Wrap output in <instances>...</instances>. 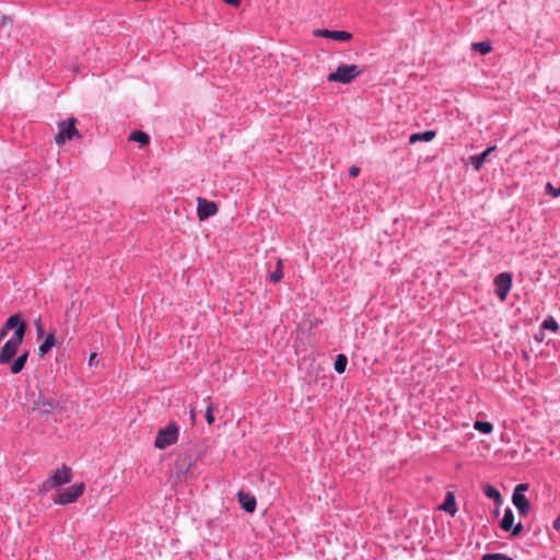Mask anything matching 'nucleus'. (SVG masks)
Returning <instances> with one entry per match:
<instances>
[{"label":"nucleus","instance_id":"f257e3e1","mask_svg":"<svg viewBox=\"0 0 560 560\" xmlns=\"http://www.w3.org/2000/svg\"><path fill=\"white\" fill-rule=\"evenodd\" d=\"M24 328L20 326L15 329L13 336L3 345L0 350V364H8L16 355L20 346L24 340Z\"/></svg>","mask_w":560,"mask_h":560},{"label":"nucleus","instance_id":"f03ea898","mask_svg":"<svg viewBox=\"0 0 560 560\" xmlns=\"http://www.w3.org/2000/svg\"><path fill=\"white\" fill-rule=\"evenodd\" d=\"M77 119L74 117L68 118L66 120L58 121L59 131L55 136V142L57 145H63L68 140H72L74 138L81 139L82 136L75 127Z\"/></svg>","mask_w":560,"mask_h":560},{"label":"nucleus","instance_id":"7ed1b4c3","mask_svg":"<svg viewBox=\"0 0 560 560\" xmlns=\"http://www.w3.org/2000/svg\"><path fill=\"white\" fill-rule=\"evenodd\" d=\"M72 479V469L62 465L61 468L56 469L52 475L46 479L40 487V491H48L50 489L59 488L66 483H69Z\"/></svg>","mask_w":560,"mask_h":560},{"label":"nucleus","instance_id":"20e7f679","mask_svg":"<svg viewBox=\"0 0 560 560\" xmlns=\"http://www.w3.org/2000/svg\"><path fill=\"white\" fill-rule=\"evenodd\" d=\"M362 71L357 65H341L334 72L329 73L327 80L329 82H339L348 84L358 78Z\"/></svg>","mask_w":560,"mask_h":560},{"label":"nucleus","instance_id":"39448f33","mask_svg":"<svg viewBox=\"0 0 560 560\" xmlns=\"http://www.w3.org/2000/svg\"><path fill=\"white\" fill-rule=\"evenodd\" d=\"M60 408V401L44 392H39L37 398L34 399L32 404V410L42 416L51 415L55 410Z\"/></svg>","mask_w":560,"mask_h":560},{"label":"nucleus","instance_id":"423d86ee","mask_svg":"<svg viewBox=\"0 0 560 560\" xmlns=\"http://www.w3.org/2000/svg\"><path fill=\"white\" fill-rule=\"evenodd\" d=\"M179 429L176 423L171 422L165 428L158 431L154 446L159 450H165L175 444L178 439Z\"/></svg>","mask_w":560,"mask_h":560},{"label":"nucleus","instance_id":"0eeeda50","mask_svg":"<svg viewBox=\"0 0 560 560\" xmlns=\"http://www.w3.org/2000/svg\"><path fill=\"white\" fill-rule=\"evenodd\" d=\"M84 483L72 485L54 498L56 504L66 505L75 502L84 492Z\"/></svg>","mask_w":560,"mask_h":560},{"label":"nucleus","instance_id":"6e6552de","mask_svg":"<svg viewBox=\"0 0 560 560\" xmlns=\"http://www.w3.org/2000/svg\"><path fill=\"white\" fill-rule=\"evenodd\" d=\"M528 489L527 483H520L514 488L512 501L518 511L520 515L525 516L530 508L528 499L524 495V492Z\"/></svg>","mask_w":560,"mask_h":560},{"label":"nucleus","instance_id":"1a4fd4ad","mask_svg":"<svg viewBox=\"0 0 560 560\" xmlns=\"http://www.w3.org/2000/svg\"><path fill=\"white\" fill-rule=\"evenodd\" d=\"M495 294L503 302L512 287V277L508 272H502L494 278Z\"/></svg>","mask_w":560,"mask_h":560},{"label":"nucleus","instance_id":"9d476101","mask_svg":"<svg viewBox=\"0 0 560 560\" xmlns=\"http://www.w3.org/2000/svg\"><path fill=\"white\" fill-rule=\"evenodd\" d=\"M197 215L200 221H203L218 212V206L213 201H209L202 197L197 198Z\"/></svg>","mask_w":560,"mask_h":560},{"label":"nucleus","instance_id":"9b49d317","mask_svg":"<svg viewBox=\"0 0 560 560\" xmlns=\"http://www.w3.org/2000/svg\"><path fill=\"white\" fill-rule=\"evenodd\" d=\"M316 37H326L338 42H349L352 38V34L347 31H330L326 28H316L313 31Z\"/></svg>","mask_w":560,"mask_h":560},{"label":"nucleus","instance_id":"f8f14e48","mask_svg":"<svg viewBox=\"0 0 560 560\" xmlns=\"http://www.w3.org/2000/svg\"><path fill=\"white\" fill-rule=\"evenodd\" d=\"M500 526L505 532L512 530L513 536H517L523 530L522 523H518L514 526V514L511 509L505 510L504 516L500 523Z\"/></svg>","mask_w":560,"mask_h":560},{"label":"nucleus","instance_id":"ddd939ff","mask_svg":"<svg viewBox=\"0 0 560 560\" xmlns=\"http://www.w3.org/2000/svg\"><path fill=\"white\" fill-rule=\"evenodd\" d=\"M20 326H22L24 328V334H25L26 332V323L23 320L21 314H15V315L10 316L5 320L3 327L0 330V339H2V340L4 339V337L8 334V330L19 329Z\"/></svg>","mask_w":560,"mask_h":560},{"label":"nucleus","instance_id":"4468645a","mask_svg":"<svg viewBox=\"0 0 560 560\" xmlns=\"http://www.w3.org/2000/svg\"><path fill=\"white\" fill-rule=\"evenodd\" d=\"M238 502L241 504V506L246 511V512H254L255 509H256V499L254 495L252 494H248V493H244L243 491H240L238 494Z\"/></svg>","mask_w":560,"mask_h":560},{"label":"nucleus","instance_id":"2eb2a0df","mask_svg":"<svg viewBox=\"0 0 560 560\" xmlns=\"http://www.w3.org/2000/svg\"><path fill=\"white\" fill-rule=\"evenodd\" d=\"M495 150V145L489 147L487 150H485L481 154L471 155L469 158L471 165L475 167L476 171H479L485 162L487 161L489 154Z\"/></svg>","mask_w":560,"mask_h":560},{"label":"nucleus","instance_id":"dca6fc26","mask_svg":"<svg viewBox=\"0 0 560 560\" xmlns=\"http://www.w3.org/2000/svg\"><path fill=\"white\" fill-rule=\"evenodd\" d=\"M435 136H436V132L434 130H427L424 132L413 133L409 138V143L413 144V143H417L418 141L429 142V141H432L435 138Z\"/></svg>","mask_w":560,"mask_h":560},{"label":"nucleus","instance_id":"f3484780","mask_svg":"<svg viewBox=\"0 0 560 560\" xmlns=\"http://www.w3.org/2000/svg\"><path fill=\"white\" fill-rule=\"evenodd\" d=\"M56 345V338L54 332H49L43 343L38 348L39 357H44L46 353L50 351V349Z\"/></svg>","mask_w":560,"mask_h":560},{"label":"nucleus","instance_id":"a211bd4d","mask_svg":"<svg viewBox=\"0 0 560 560\" xmlns=\"http://www.w3.org/2000/svg\"><path fill=\"white\" fill-rule=\"evenodd\" d=\"M27 358H28V352L27 351H24L21 355H19L11 364L10 366V371L11 373L13 374H18L20 373L24 366H25V363L27 361Z\"/></svg>","mask_w":560,"mask_h":560},{"label":"nucleus","instance_id":"6ab92c4d","mask_svg":"<svg viewBox=\"0 0 560 560\" xmlns=\"http://www.w3.org/2000/svg\"><path fill=\"white\" fill-rule=\"evenodd\" d=\"M441 510L450 513L451 515H454L457 511L456 509V502L455 497L452 492H447L446 498L442 505L440 506Z\"/></svg>","mask_w":560,"mask_h":560},{"label":"nucleus","instance_id":"aec40b11","mask_svg":"<svg viewBox=\"0 0 560 560\" xmlns=\"http://www.w3.org/2000/svg\"><path fill=\"white\" fill-rule=\"evenodd\" d=\"M483 493L489 498L494 500L497 503H500L502 500V497L497 488H494L491 485H485L483 486Z\"/></svg>","mask_w":560,"mask_h":560},{"label":"nucleus","instance_id":"412c9836","mask_svg":"<svg viewBox=\"0 0 560 560\" xmlns=\"http://www.w3.org/2000/svg\"><path fill=\"white\" fill-rule=\"evenodd\" d=\"M282 260L278 258L276 269L272 272H270L269 280L273 283H277L282 279Z\"/></svg>","mask_w":560,"mask_h":560},{"label":"nucleus","instance_id":"4be33fe9","mask_svg":"<svg viewBox=\"0 0 560 560\" xmlns=\"http://www.w3.org/2000/svg\"><path fill=\"white\" fill-rule=\"evenodd\" d=\"M129 140H130V141L139 142V143H141L142 145H145V144H148V143H149L150 138H149V136H148L145 132H142V131H133V132L129 136Z\"/></svg>","mask_w":560,"mask_h":560},{"label":"nucleus","instance_id":"5701e85b","mask_svg":"<svg viewBox=\"0 0 560 560\" xmlns=\"http://www.w3.org/2000/svg\"><path fill=\"white\" fill-rule=\"evenodd\" d=\"M348 359L345 354H338L335 361V371L339 374L343 373L347 368Z\"/></svg>","mask_w":560,"mask_h":560},{"label":"nucleus","instance_id":"b1692460","mask_svg":"<svg viewBox=\"0 0 560 560\" xmlns=\"http://www.w3.org/2000/svg\"><path fill=\"white\" fill-rule=\"evenodd\" d=\"M474 428L485 434H489L493 430V425L488 421H476Z\"/></svg>","mask_w":560,"mask_h":560},{"label":"nucleus","instance_id":"393cba45","mask_svg":"<svg viewBox=\"0 0 560 560\" xmlns=\"http://www.w3.org/2000/svg\"><path fill=\"white\" fill-rule=\"evenodd\" d=\"M541 327L544 329H549V330H551L553 332H557L559 330V325H558V323L556 322V319L553 317L546 318L542 322Z\"/></svg>","mask_w":560,"mask_h":560},{"label":"nucleus","instance_id":"a878e982","mask_svg":"<svg viewBox=\"0 0 560 560\" xmlns=\"http://www.w3.org/2000/svg\"><path fill=\"white\" fill-rule=\"evenodd\" d=\"M474 49L479 51L481 55H486L491 51V45L489 42H479L474 44Z\"/></svg>","mask_w":560,"mask_h":560},{"label":"nucleus","instance_id":"bb28decb","mask_svg":"<svg viewBox=\"0 0 560 560\" xmlns=\"http://www.w3.org/2000/svg\"><path fill=\"white\" fill-rule=\"evenodd\" d=\"M481 560H513L505 553H487L482 556Z\"/></svg>","mask_w":560,"mask_h":560},{"label":"nucleus","instance_id":"cd10ccee","mask_svg":"<svg viewBox=\"0 0 560 560\" xmlns=\"http://www.w3.org/2000/svg\"><path fill=\"white\" fill-rule=\"evenodd\" d=\"M546 191L555 198L560 196V187L555 188L551 183H547Z\"/></svg>","mask_w":560,"mask_h":560},{"label":"nucleus","instance_id":"c85d7f7f","mask_svg":"<svg viewBox=\"0 0 560 560\" xmlns=\"http://www.w3.org/2000/svg\"><path fill=\"white\" fill-rule=\"evenodd\" d=\"M206 419L209 424H212L214 422L213 407L211 404L207 406Z\"/></svg>","mask_w":560,"mask_h":560},{"label":"nucleus","instance_id":"c756f323","mask_svg":"<svg viewBox=\"0 0 560 560\" xmlns=\"http://www.w3.org/2000/svg\"><path fill=\"white\" fill-rule=\"evenodd\" d=\"M34 324H35V328H36L37 338L39 339L44 336V327L42 324V319L37 318Z\"/></svg>","mask_w":560,"mask_h":560},{"label":"nucleus","instance_id":"7c9ffc66","mask_svg":"<svg viewBox=\"0 0 560 560\" xmlns=\"http://www.w3.org/2000/svg\"><path fill=\"white\" fill-rule=\"evenodd\" d=\"M360 174V167L359 166H351L349 170V176L357 177Z\"/></svg>","mask_w":560,"mask_h":560},{"label":"nucleus","instance_id":"2f4dec72","mask_svg":"<svg viewBox=\"0 0 560 560\" xmlns=\"http://www.w3.org/2000/svg\"><path fill=\"white\" fill-rule=\"evenodd\" d=\"M96 357H97V354L95 352L91 353V355L89 358V364L90 365H96L97 364Z\"/></svg>","mask_w":560,"mask_h":560},{"label":"nucleus","instance_id":"473e14b6","mask_svg":"<svg viewBox=\"0 0 560 560\" xmlns=\"http://www.w3.org/2000/svg\"><path fill=\"white\" fill-rule=\"evenodd\" d=\"M222 1L225 2L226 4H230L233 7H238L241 4V0H222Z\"/></svg>","mask_w":560,"mask_h":560},{"label":"nucleus","instance_id":"72a5a7b5","mask_svg":"<svg viewBox=\"0 0 560 560\" xmlns=\"http://www.w3.org/2000/svg\"><path fill=\"white\" fill-rule=\"evenodd\" d=\"M11 23H12V19L10 16H7V15L2 16V22H1L2 26H5L7 24H11Z\"/></svg>","mask_w":560,"mask_h":560},{"label":"nucleus","instance_id":"f704fd0d","mask_svg":"<svg viewBox=\"0 0 560 560\" xmlns=\"http://www.w3.org/2000/svg\"><path fill=\"white\" fill-rule=\"evenodd\" d=\"M553 528L557 530L560 529V515L553 521Z\"/></svg>","mask_w":560,"mask_h":560},{"label":"nucleus","instance_id":"c9c22d12","mask_svg":"<svg viewBox=\"0 0 560 560\" xmlns=\"http://www.w3.org/2000/svg\"><path fill=\"white\" fill-rule=\"evenodd\" d=\"M190 417H191V420L192 422L195 421V418H196V408L195 407H191L190 408Z\"/></svg>","mask_w":560,"mask_h":560}]
</instances>
